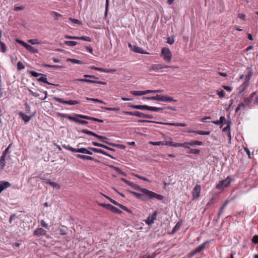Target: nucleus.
<instances>
[{"instance_id":"obj_41","label":"nucleus","mask_w":258,"mask_h":258,"mask_svg":"<svg viewBox=\"0 0 258 258\" xmlns=\"http://www.w3.org/2000/svg\"><path fill=\"white\" fill-rule=\"evenodd\" d=\"M157 253L156 251L154 252L152 255H143L142 258H155L156 256L157 255Z\"/></svg>"},{"instance_id":"obj_16","label":"nucleus","mask_w":258,"mask_h":258,"mask_svg":"<svg viewBox=\"0 0 258 258\" xmlns=\"http://www.w3.org/2000/svg\"><path fill=\"white\" fill-rule=\"evenodd\" d=\"M77 157L78 158H80V159H85V160L93 161H95L96 162H98V160H97L96 159L93 158V157H92L91 156H88L81 155V154H78V155H77Z\"/></svg>"},{"instance_id":"obj_56","label":"nucleus","mask_w":258,"mask_h":258,"mask_svg":"<svg viewBox=\"0 0 258 258\" xmlns=\"http://www.w3.org/2000/svg\"><path fill=\"white\" fill-rule=\"evenodd\" d=\"M102 108L105 109L106 110L108 111H118V109L116 108H111V107H101Z\"/></svg>"},{"instance_id":"obj_57","label":"nucleus","mask_w":258,"mask_h":258,"mask_svg":"<svg viewBox=\"0 0 258 258\" xmlns=\"http://www.w3.org/2000/svg\"><path fill=\"white\" fill-rule=\"evenodd\" d=\"M180 227V225L179 223H177L173 229H172V233L175 232L177 230L179 229Z\"/></svg>"},{"instance_id":"obj_35","label":"nucleus","mask_w":258,"mask_h":258,"mask_svg":"<svg viewBox=\"0 0 258 258\" xmlns=\"http://www.w3.org/2000/svg\"><path fill=\"white\" fill-rule=\"evenodd\" d=\"M77 40H84V41H88V42H91L92 41V39L90 37H87V36H81V37L78 36Z\"/></svg>"},{"instance_id":"obj_26","label":"nucleus","mask_w":258,"mask_h":258,"mask_svg":"<svg viewBox=\"0 0 258 258\" xmlns=\"http://www.w3.org/2000/svg\"><path fill=\"white\" fill-rule=\"evenodd\" d=\"M98 139H99L101 141L103 142H104L105 143H107V144L108 145H110L111 146H114V147H116L117 146V145L113 144V143H109L107 142V138L105 137H103V136H99V137H98Z\"/></svg>"},{"instance_id":"obj_50","label":"nucleus","mask_w":258,"mask_h":258,"mask_svg":"<svg viewBox=\"0 0 258 258\" xmlns=\"http://www.w3.org/2000/svg\"><path fill=\"white\" fill-rule=\"evenodd\" d=\"M124 114H126V115H132V116H137V111H134V112H132V111H125V112H124Z\"/></svg>"},{"instance_id":"obj_10","label":"nucleus","mask_w":258,"mask_h":258,"mask_svg":"<svg viewBox=\"0 0 258 258\" xmlns=\"http://www.w3.org/2000/svg\"><path fill=\"white\" fill-rule=\"evenodd\" d=\"M91 69L92 70L100 71L101 72L106 73H113L115 71V70H113V69L107 70V69H103L101 68L96 67L94 66L91 67Z\"/></svg>"},{"instance_id":"obj_59","label":"nucleus","mask_w":258,"mask_h":258,"mask_svg":"<svg viewBox=\"0 0 258 258\" xmlns=\"http://www.w3.org/2000/svg\"><path fill=\"white\" fill-rule=\"evenodd\" d=\"M217 94L220 97V98H222V97H224L225 95V92L223 91V90H221V91H219L218 93H217Z\"/></svg>"},{"instance_id":"obj_15","label":"nucleus","mask_w":258,"mask_h":258,"mask_svg":"<svg viewBox=\"0 0 258 258\" xmlns=\"http://www.w3.org/2000/svg\"><path fill=\"white\" fill-rule=\"evenodd\" d=\"M227 125L223 128V132H227V135L229 139L230 140L231 138V133H230V124L231 122L229 121H227V123H225Z\"/></svg>"},{"instance_id":"obj_18","label":"nucleus","mask_w":258,"mask_h":258,"mask_svg":"<svg viewBox=\"0 0 258 258\" xmlns=\"http://www.w3.org/2000/svg\"><path fill=\"white\" fill-rule=\"evenodd\" d=\"M46 233V231L43 229L40 228L35 230L34 232V234L37 236L44 235Z\"/></svg>"},{"instance_id":"obj_47","label":"nucleus","mask_w":258,"mask_h":258,"mask_svg":"<svg viewBox=\"0 0 258 258\" xmlns=\"http://www.w3.org/2000/svg\"><path fill=\"white\" fill-rule=\"evenodd\" d=\"M189 153L194 154H199L200 153V150L198 149H190Z\"/></svg>"},{"instance_id":"obj_4","label":"nucleus","mask_w":258,"mask_h":258,"mask_svg":"<svg viewBox=\"0 0 258 258\" xmlns=\"http://www.w3.org/2000/svg\"><path fill=\"white\" fill-rule=\"evenodd\" d=\"M53 99L55 101H56L59 103H61L62 104H67L71 105H74L78 104L80 103V102L78 101H77V100L66 101V100H63L62 98H58L57 97H54L53 98Z\"/></svg>"},{"instance_id":"obj_54","label":"nucleus","mask_w":258,"mask_h":258,"mask_svg":"<svg viewBox=\"0 0 258 258\" xmlns=\"http://www.w3.org/2000/svg\"><path fill=\"white\" fill-rule=\"evenodd\" d=\"M135 176L140 179L143 180L144 181H148V182L150 181L149 179H148L145 177L140 176L139 175H138V174H135Z\"/></svg>"},{"instance_id":"obj_44","label":"nucleus","mask_w":258,"mask_h":258,"mask_svg":"<svg viewBox=\"0 0 258 258\" xmlns=\"http://www.w3.org/2000/svg\"><path fill=\"white\" fill-rule=\"evenodd\" d=\"M68 61H71V62H72L74 63H76V64H81L82 63L81 60H78L76 59L69 58L68 59Z\"/></svg>"},{"instance_id":"obj_21","label":"nucleus","mask_w":258,"mask_h":258,"mask_svg":"<svg viewBox=\"0 0 258 258\" xmlns=\"http://www.w3.org/2000/svg\"><path fill=\"white\" fill-rule=\"evenodd\" d=\"M92 144L95 146H97V147H102L103 148H105L107 150H111V151H113L114 149L107 146L106 145H105L104 144H100V143H97V142H92Z\"/></svg>"},{"instance_id":"obj_39","label":"nucleus","mask_w":258,"mask_h":258,"mask_svg":"<svg viewBox=\"0 0 258 258\" xmlns=\"http://www.w3.org/2000/svg\"><path fill=\"white\" fill-rule=\"evenodd\" d=\"M196 132V134L201 135H209L210 134V131H197Z\"/></svg>"},{"instance_id":"obj_22","label":"nucleus","mask_w":258,"mask_h":258,"mask_svg":"<svg viewBox=\"0 0 258 258\" xmlns=\"http://www.w3.org/2000/svg\"><path fill=\"white\" fill-rule=\"evenodd\" d=\"M137 116L140 118H153V116L151 115L146 114L144 113L137 111Z\"/></svg>"},{"instance_id":"obj_60","label":"nucleus","mask_w":258,"mask_h":258,"mask_svg":"<svg viewBox=\"0 0 258 258\" xmlns=\"http://www.w3.org/2000/svg\"><path fill=\"white\" fill-rule=\"evenodd\" d=\"M189 144L188 142H184L183 143H181V147H183L186 149H190Z\"/></svg>"},{"instance_id":"obj_49","label":"nucleus","mask_w":258,"mask_h":258,"mask_svg":"<svg viewBox=\"0 0 258 258\" xmlns=\"http://www.w3.org/2000/svg\"><path fill=\"white\" fill-rule=\"evenodd\" d=\"M119 207L121 208L122 210L127 212L128 213H132V211L131 210H130L129 209H128L126 207L121 205V204H120L119 205Z\"/></svg>"},{"instance_id":"obj_33","label":"nucleus","mask_w":258,"mask_h":258,"mask_svg":"<svg viewBox=\"0 0 258 258\" xmlns=\"http://www.w3.org/2000/svg\"><path fill=\"white\" fill-rule=\"evenodd\" d=\"M64 43L69 46H75L77 44V42L74 41H65Z\"/></svg>"},{"instance_id":"obj_38","label":"nucleus","mask_w":258,"mask_h":258,"mask_svg":"<svg viewBox=\"0 0 258 258\" xmlns=\"http://www.w3.org/2000/svg\"><path fill=\"white\" fill-rule=\"evenodd\" d=\"M100 206L111 211L113 206L110 204H101Z\"/></svg>"},{"instance_id":"obj_8","label":"nucleus","mask_w":258,"mask_h":258,"mask_svg":"<svg viewBox=\"0 0 258 258\" xmlns=\"http://www.w3.org/2000/svg\"><path fill=\"white\" fill-rule=\"evenodd\" d=\"M40 75H41V77L36 79L37 81L42 82H43L45 83H47L48 84H50V83H49L47 82V78L46 77L45 75L40 74H38V73L33 71V77H37Z\"/></svg>"},{"instance_id":"obj_45","label":"nucleus","mask_w":258,"mask_h":258,"mask_svg":"<svg viewBox=\"0 0 258 258\" xmlns=\"http://www.w3.org/2000/svg\"><path fill=\"white\" fill-rule=\"evenodd\" d=\"M89 149L95 153H101L102 154V153L103 151V150L102 149L95 148H89Z\"/></svg>"},{"instance_id":"obj_43","label":"nucleus","mask_w":258,"mask_h":258,"mask_svg":"<svg viewBox=\"0 0 258 258\" xmlns=\"http://www.w3.org/2000/svg\"><path fill=\"white\" fill-rule=\"evenodd\" d=\"M77 80L79 81H80V82H84L91 83H95V82H96V81H93V80L86 79H79Z\"/></svg>"},{"instance_id":"obj_7","label":"nucleus","mask_w":258,"mask_h":258,"mask_svg":"<svg viewBox=\"0 0 258 258\" xmlns=\"http://www.w3.org/2000/svg\"><path fill=\"white\" fill-rule=\"evenodd\" d=\"M201 186L199 184H197L194 188L192 195L193 197V199H197L200 196V193H201Z\"/></svg>"},{"instance_id":"obj_24","label":"nucleus","mask_w":258,"mask_h":258,"mask_svg":"<svg viewBox=\"0 0 258 258\" xmlns=\"http://www.w3.org/2000/svg\"><path fill=\"white\" fill-rule=\"evenodd\" d=\"M19 114L20 116H21L22 118V119L25 122H28L31 117V115L29 116V115H26L24 113H23V112H20L19 113Z\"/></svg>"},{"instance_id":"obj_61","label":"nucleus","mask_w":258,"mask_h":258,"mask_svg":"<svg viewBox=\"0 0 258 258\" xmlns=\"http://www.w3.org/2000/svg\"><path fill=\"white\" fill-rule=\"evenodd\" d=\"M0 44H1V46L2 47V51L3 52H5L6 51V45L5 44V43L4 42H2L1 40H0Z\"/></svg>"},{"instance_id":"obj_63","label":"nucleus","mask_w":258,"mask_h":258,"mask_svg":"<svg viewBox=\"0 0 258 258\" xmlns=\"http://www.w3.org/2000/svg\"><path fill=\"white\" fill-rule=\"evenodd\" d=\"M174 42V38L172 37H168L167 42L169 44H172Z\"/></svg>"},{"instance_id":"obj_53","label":"nucleus","mask_w":258,"mask_h":258,"mask_svg":"<svg viewBox=\"0 0 258 258\" xmlns=\"http://www.w3.org/2000/svg\"><path fill=\"white\" fill-rule=\"evenodd\" d=\"M252 242L254 244L258 243V235H255L252 238Z\"/></svg>"},{"instance_id":"obj_40","label":"nucleus","mask_w":258,"mask_h":258,"mask_svg":"<svg viewBox=\"0 0 258 258\" xmlns=\"http://www.w3.org/2000/svg\"><path fill=\"white\" fill-rule=\"evenodd\" d=\"M150 144L154 145V146H160V145H164V143L163 142H150Z\"/></svg>"},{"instance_id":"obj_28","label":"nucleus","mask_w":258,"mask_h":258,"mask_svg":"<svg viewBox=\"0 0 258 258\" xmlns=\"http://www.w3.org/2000/svg\"><path fill=\"white\" fill-rule=\"evenodd\" d=\"M45 182L46 184H48L56 189H59L60 188V186L59 185V184H57L54 182H52L48 180L46 181Z\"/></svg>"},{"instance_id":"obj_29","label":"nucleus","mask_w":258,"mask_h":258,"mask_svg":"<svg viewBox=\"0 0 258 258\" xmlns=\"http://www.w3.org/2000/svg\"><path fill=\"white\" fill-rule=\"evenodd\" d=\"M86 99L88 101H91L96 102V103H100L106 104V103L105 102H104L101 100L98 99L86 97Z\"/></svg>"},{"instance_id":"obj_27","label":"nucleus","mask_w":258,"mask_h":258,"mask_svg":"<svg viewBox=\"0 0 258 258\" xmlns=\"http://www.w3.org/2000/svg\"><path fill=\"white\" fill-rule=\"evenodd\" d=\"M190 146H202L203 145V143L202 142L199 141H191L190 142H188Z\"/></svg>"},{"instance_id":"obj_42","label":"nucleus","mask_w":258,"mask_h":258,"mask_svg":"<svg viewBox=\"0 0 258 258\" xmlns=\"http://www.w3.org/2000/svg\"><path fill=\"white\" fill-rule=\"evenodd\" d=\"M114 213L120 214L122 213V211L118 209V208L113 206L111 210L110 211Z\"/></svg>"},{"instance_id":"obj_51","label":"nucleus","mask_w":258,"mask_h":258,"mask_svg":"<svg viewBox=\"0 0 258 258\" xmlns=\"http://www.w3.org/2000/svg\"><path fill=\"white\" fill-rule=\"evenodd\" d=\"M131 193L134 195L135 197H136L137 198L141 199L142 197L143 196V194H139L138 192H135V191H131Z\"/></svg>"},{"instance_id":"obj_6","label":"nucleus","mask_w":258,"mask_h":258,"mask_svg":"<svg viewBox=\"0 0 258 258\" xmlns=\"http://www.w3.org/2000/svg\"><path fill=\"white\" fill-rule=\"evenodd\" d=\"M128 46L130 49L135 52L139 53L140 54H148V53L145 52L141 47H138L135 45H132L131 43H128Z\"/></svg>"},{"instance_id":"obj_37","label":"nucleus","mask_w":258,"mask_h":258,"mask_svg":"<svg viewBox=\"0 0 258 258\" xmlns=\"http://www.w3.org/2000/svg\"><path fill=\"white\" fill-rule=\"evenodd\" d=\"M173 142L172 140V139L171 138H169L168 139H167L165 141V142L164 143V145L169 146H172L173 144Z\"/></svg>"},{"instance_id":"obj_46","label":"nucleus","mask_w":258,"mask_h":258,"mask_svg":"<svg viewBox=\"0 0 258 258\" xmlns=\"http://www.w3.org/2000/svg\"><path fill=\"white\" fill-rule=\"evenodd\" d=\"M17 68H18V70H21L24 69L25 68V66L23 64V63H22L21 61H19L17 63Z\"/></svg>"},{"instance_id":"obj_48","label":"nucleus","mask_w":258,"mask_h":258,"mask_svg":"<svg viewBox=\"0 0 258 258\" xmlns=\"http://www.w3.org/2000/svg\"><path fill=\"white\" fill-rule=\"evenodd\" d=\"M87 149L86 148H79L77 149V152L78 153H81L83 154H86L87 152Z\"/></svg>"},{"instance_id":"obj_30","label":"nucleus","mask_w":258,"mask_h":258,"mask_svg":"<svg viewBox=\"0 0 258 258\" xmlns=\"http://www.w3.org/2000/svg\"><path fill=\"white\" fill-rule=\"evenodd\" d=\"M246 107V105L243 103H240L235 109V112L237 113L240 110H244Z\"/></svg>"},{"instance_id":"obj_55","label":"nucleus","mask_w":258,"mask_h":258,"mask_svg":"<svg viewBox=\"0 0 258 258\" xmlns=\"http://www.w3.org/2000/svg\"><path fill=\"white\" fill-rule=\"evenodd\" d=\"M40 224H41V226H42L45 228L49 229V226H48V224L47 223H46L44 220H42L41 221Z\"/></svg>"},{"instance_id":"obj_13","label":"nucleus","mask_w":258,"mask_h":258,"mask_svg":"<svg viewBox=\"0 0 258 258\" xmlns=\"http://www.w3.org/2000/svg\"><path fill=\"white\" fill-rule=\"evenodd\" d=\"M130 107L136 109H139V110H148L149 106L146 105H130Z\"/></svg>"},{"instance_id":"obj_23","label":"nucleus","mask_w":258,"mask_h":258,"mask_svg":"<svg viewBox=\"0 0 258 258\" xmlns=\"http://www.w3.org/2000/svg\"><path fill=\"white\" fill-rule=\"evenodd\" d=\"M131 93L135 96H142L147 94L146 91H132Z\"/></svg>"},{"instance_id":"obj_9","label":"nucleus","mask_w":258,"mask_h":258,"mask_svg":"<svg viewBox=\"0 0 258 258\" xmlns=\"http://www.w3.org/2000/svg\"><path fill=\"white\" fill-rule=\"evenodd\" d=\"M11 185V183L8 181H0V194L3 190L10 187Z\"/></svg>"},{"instance_id":"obj_19","label":"nucleus","mask_w":258,"mask_h":258,"mask_svg":"<svg viewBox=\"0 0 258 258\" xmlns=\"http://www.w3.org/2000/svg\"><path fill=\"white\" fill-rule=\"evenodd\" d=\"M168 66L162 65L161 64H154L152 67V69L154 71H158L168 68Z\"/></svg>"},{"instance_id":"obj_31","label":"nucleus","mask_w":258,"mask_h":258,"mask_svg":"<svg viewBox=\"0 0 258 258\" xmlns=\"http://www.w3.org/2000/svg\"><path fill=\"white\" fill-rule=\"evenodd\" d=\"M208 243V242H205L203 243H202V244H201L200 245H199L196 249V251L197 252V253L198 252H200V251H201L202 250H203L204 249V248L205 247V246H206V244Z\"/></svg>"},{"instance_id":"obj_12","label":"nucleus","mask_w":258,"mask_h":258,"mask_svg":"<svg viewBox=\"0 0 258 258\" xmlns=\"http://www.w3.org/2000/svg\"><path fill=\"white\" fill-rule=\"evenodd\" d=\"M67 118L71 120H73L75 122L79 123L82 124H87L88 123V122L86 120L79 119L78 118H77L72 116H68Z\"/></svg>"},{"instance_id":"obj_58","label":"nucleus","mask_w":258,"mask_h":258,"mask_svg":"<svg viewBox=\"0 0 258 258\" xmlns=\"http://www.w3.org/2000/svg\"><path fill=\"white\" fill-rule=\"evenodd\" d=\"M69 20L75 24H81V22L77 19H74L72 18H70Z\"/></svg>"},{"instance_id":"obj_34","label":"nucleus","mask_w":258,"mask_h":258,"mask_svg":"<svg viewBox=\"0 0 258 258\" xmlns=\"http://www.w3.org/2000/svg\"><path fill=\"white\" fill-rule=\"evenodd\" d=\"M62 147L66 149L69 150L71 151L74 152H77V149L74 148L69 145H62Z\"/></svg>"},{"instance_id":"obj_62","label":"nucleus","mask_w":258,"mask_h":258,"mask_svg":"<svg viewBox=\"0 0 258 258\" xmlns=\"http://www.w3.org/2000/svg\"><path fill=\"white\" fill-rule=\"evenodd\" d=\"M64 37L67 39H76L77 40L78 36H70L66 35L64 36Z\"/></svg>"},{"instance_id":"obj_64","label":"nucleus","mask_w":258,"mask_h":258,"mask_svg":"<svg viewBox=\"0 0 258 258\" xmlns=\"http://www.w3.org/2000/svg\"><path fill=\"white\" fill-rule=\"evenodd\" d=\"M6 165L5 161L0 160V169H3Z\"/></svg>"},{"instance_id":"obj_36","label":"nucleus","mask_w":258,"mask_h":258,"mask_svg":"<svg viewBox=\"0 0 258 258\" xmlns=\"http://www.w3.org/2000/svg\"><path fill=\"white\" fill-rule=\"evenodd\" d=\"M162 109H163L162 108L154 107V106H149V110L152 111H154V112H158Z\"/></svg>"},{"instance_id":"obj_32","label":"nucleus","mask_w":258,"mask_h":258,"mask_svg":"<svg viewBox=\"0 0 258 258\" xmlns=\"http://www.w3.org/2000/svg\"><path fill=\"white\" fill-rule=\"evenodd\" d=\"M163 92H164V90H161V89L146 90L147 94H150V93H162Z\"/></svg>"},{"instance_id":"obj_17","label":"nucleus","mask_w":258,"mask_h":258,"mask_svg":"<svg viewBox=\"0 0 258 258\" xmlns=\"http://www.w3.org/2000/svg\"><path fill=\"white\" fill-rule=\"evenodd\" d=\"M234 198H231L230 200L227 199L226 200L224 204L221 207L220 210L218 213L219 216H220L223 212V211L225 208V207L227 205V204L231 201H232L234 199Z\"/></svg>"},{"instance_id":"obj_1","label":"nucleus","mask_w":258,"mask_h":258,"mask_svg":"<svg viewBox=\"0 0 258 258\" xmlns=\"http://www.w3.org/2000/svg\"><path fill=\"white\" fill-rule=\"evenodd\" d=\"M121 180L125 182L126 184L133 187L134 189L139 190L142 192L146 197L149 199H156L158 200H162L163 199V197L162 195L157 194L151 190H149L146 188H142L138 185L127 180L124 178H121Z\"/></svg>"},{"instance_id":"obj_2","label":"nucleus","mask_w":258,"mask_h":258,"mask_svg":"<svg viewBox=\"0 0 258 258\" xmlns=\"http://www.w3.org/2000/svg\"><path fill=\"white\" fill-rule=\"evenodd\" d=\"M233 179L228 176L225 179L220 181L216 185V188L219 190H222L228 187L232 181Z\"/></svg>"},{"instance_id":"obj_52","label":"nucleus","mask_w":258,"mask_h":258,"mask_svg":"<svg viewBox=\"0 0 258 258\" xmlns=\"http://www.w3.org/2000/svg\"><path fill=\"white\" fill-rule=\"evenodd\" d=\"M105 197L107 199H108V200L111 202L112 203H113V204L116 205V206H119V205H120V204L118 203L117 202H116L115 201H114V200L111 199L110 198L107 197V196H105Z\"/></svg>"},{"instance_id":"obj_20","label":"nucleus","mask_w":258,"mask_h":258,"mask_svg":"<svg viewBox=\"0 0 258 258\" xmlns=\"http://www.w3.org/2000/svg\"><path fill=\"white\" fill-rule=\"evenodd\" d=\"M17 42L24 46L27 50L32 51V47L31 45L20 40H17Z\"/></svg>"},{"instance_id":"obj_14","label":"nucleus","mask_w":258,"mask_h":258,"mask_svg":"<svg viewBox=\"0 0 258 258\" xmlns=\"http://www.w3.org/2000/svg\"><path fill=\"white\" fill-rule=\"evenodd\" d=\"M211 122L216 125H221L223 123H227V120L225 116H222L220 117L219 120L212 121Z\"/></svg>"},{"instance_id":"obj_3","label":"nucleus","mask_w":258,"mask_h":258,"mask_svg":"<svg viewBox=\"0 0 258 258\" xmlns=\"http://www.w3.org/2000/svg\"><path fill=\"white\" fill-rule=\"evenodd\" d=\"M161 56L163 57L165 61L169 62L171 60L172 54L170 49L167 47H163L161 50Z\"/></svg>"},{"instance_id":"obj_11","label":"nucleus","mask_w":258,"mask_h":258,"mask_svg":"<svg viewBox=\"0 0 258 258\" xmlns=\"http://www.w3.org/2000/svg\"><path fill=\"white\" fill-rule=\"evenodd\" d=\"M163 95H156L155 96L152 97H144V99H147L149 100H157L162 101Z\"/></svg>"},{"instance_id":"obj_25","label":"nucleus","mask_w":258,"mask_h":258,"mask_svg":"<svg viewBox=\"0 0 258 258\" xmlns=\"http://www.w3.org/2000/svg\"><path fill=\"white\" fill-rule=\"evenodd\" d=\"M162 102H176V100L174 99L172 97L168 96H164L163 95Z\"/></svg>"},{"instance_id":"obj_5","label":"nucleus","mask_w":258,"mask_h":258,"mask_svg":"<svg viewBox=\"0 0 258 258\" xmlns=\"http://www.w3.org/2000/svg\"><path fill=\"white\" fill-rule=\"evenodd\" d=\"M158 213L155 211L151 215H150L148 218L145 220V223L148 225H151L157 219Z\"/></svg>"}]
</instances>
